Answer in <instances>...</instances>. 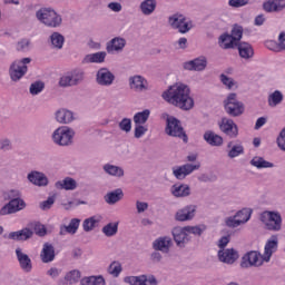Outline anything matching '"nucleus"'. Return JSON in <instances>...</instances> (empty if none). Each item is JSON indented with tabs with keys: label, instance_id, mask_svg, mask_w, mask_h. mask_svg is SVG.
I'll use <instances>...</instances> for the list:
<instances>
[{
	"label": "nucleus",
	"instance_id": "obj_32",
	"mask_svg": "<svg viewBox=\"0 0 285 285\" xmlns=\"http://www.w3.org/2000/svg\"><path fill=\"white\" fill-rule=\"evenodd\" d=\"M79 224H81V219L72 218L69 225L60 227V235H66V233H69V235H75V233L79 230Z\"/></svg>",
	"mask_w": 285,
	"mask_h": 285
},
{
	"label": "nucleus",
	"instance_id": "obj_64",
	"mask_svg": "<svg viewBox=\"0 0 285 285\" xmlns=\"http://www.w3.org/2000/svg\"><path fill=\"white\" fill-rule=\"evenodd\" d=\"M278 47L281 50H285V32H281L278 36Z\"/></svg>",
	"mask_w": 285,
	"mask_h": 285
},
{
	"label": "nucleus",
	"instance_id": "obj_48",
	"mask_svg": "<svg viewBox=\"0 0 285 285\" xmlns=\"http://www.w3.org/2000/svg\"><path fill=\"white\" fill-rule=\"evenodd\" d=\"M121 271H124L121 263L117 261H114L108 267V273L109 275H112V277H119V275H121Z\"/></svg>",
	"mask_w": 285,
	"mask_h": 285
},
{
	"label": "nucleus",
	"instance_id": "obj_59",
	"mask_svg": "<svg viewBox=\"0 0 285 285\" xmlns=\"http://www.w3.org/2000/svg\"><path fill=\"white\" fill-rule=\"evenodd\" d=\"M220 81L228 88V90H232L233 86H235V80L233 78H229L225 73L220 75Z\"/></svg>",
	"mask_w": 285,
	"mask_h": 285
},
{
	"label": "nucleus",
	"instance_id": "obj_2",
	"mask_svg": "<svg viewBox=\"0 0 285 285\" xmlns=\"http://www.w3.org/2000/svg\"><path fill=\"white\" fill-rule=\"evenodd\" d=\"M166 124L165 132L168 137H178V139H183L184 144H188V135L181 126V120L170 116L166 119Z\"/></svg>",
	"mask_w": 285,
	"mask_h": 285
},
{
	"label": "nucleus",
	"instance_id": "obj_8",
	"mask_svg": "<svg viewBox=\"0 0 285 285\" xmlns=\"http://www.w3.org/2000/svg\"><path fill=\"white\" fill-rule=\"evenodd\" d=\"M75 137V130L68 126L57 128L52 134V139L58 146H70Z\"/></svg>",
	"mask_w": 285,
	"mask_h": 285
},
{
	"label": "nucleus",
	"instance_id": "obj_18",
	"mask_svg": "<svg viewBox=\"0 0 285 285\" xmlns=\"http://www.w3.org/2000/svg\"><path fill=\"white\" fill-rule=\"evenodd\" d=\"M218 259L223 264H235L239 259V252L235 248L219 249Z\"/></svg>",
	"mask_w": 285,
	"mask_h": 285
},
{
	"label": "nucleus",
	"instance_id": "obj_27",
	"mask_svg": "<svg viewBox=\"0 0 285 285\" xmlns=\"http://www.w3.org/2000/svg\"><path fill=\"white\" fill-rule=\"evenodd\" d=\"M56 121L58 124H72L75 121V114L68 109H59L56 111Z\"/></svg>",
	"mask_w": 285,
	"mask_h": 285
},
{
	"label": "nucleus",
	"instance_id": "obj_50",
	"mask_svg": "<svg viewBox=\"0 0 285 285\" xmlns=\"http://www.w3.org/2000/svg\"><path fill=\"white\" fill-rule=\"evenodd\" d=\"M206 228V225L185 226V230H187V233H190L191 235H197V237H202Z\"/></svg>",
	"mask_w": 285,
	"mask_h": 285
},
{
	"label": "nucleus",
	"instance_id": "obj_12",
	"mask_svg": "<svg viewBox=\"0 0 285 285\" xmlns=\"http://www.w3.org/2000/svg\"><path fill=\"white\" fill-rule=\"evenodd\" d=\"M208 67V59L204 56H200L194 60H189L183 63L184 70L189 72H204Z\"/></svg>",
	"mask_w": 285,
	"mask_h": 285
},
{
	"label": "nucleus",
	"instance_id": "obj_10",
	"mask_svg": "<svg viewBox=\"0 0 285 285\" xmlns=\"http://www.w3.org/2000/svg\"><path fill=\"white\" fill-rule=\"evenodd\" d=\"M219 130L224 132L229 139H237L239 137V127L230 118H222L218 122Z\"/></svg>",
	"mask_w": 285,
	"mask_h": 285
},
{
	"label": "nucleus",
	"instance_id": "obj_58",
	"mask_svg": "<svg viewBox=\"0 0 285 285\" xmlns=\"http://www.w3.org/2000/svg\"><path fill=\"white\" fill-rule=\"evenodd\" d=\"M148 132V128L144 127V125H136L134 137L136 139H141Z\"/></svg>",
	"mask_w": 285,
	"mask_h": 285
},
{
	"label": "nucleus",
	"instance_id": "obj_13",
	"mask_svg": "<svg viewBox=\"0 0 285 285\" xmlns=\"http://www.w3.org/2000/svg\"><path fill=\"white\" fill-rule=\"evenodd\" d=\"M26 208V202L21 198H11L1 209L0 215H14Z\"/></svg>",
	"mask_w": 285,
	"mask_h": 285
},
{
	"label": "nucleus",
	"instance_id": "obj_29",
	"mask_svg": "<svg viewBox=\"0 0 285 285\" xmlns=\"http://www.w3.org/2000/svg\"><path fill=\"white\" fill-rule=\"evenodd\" d=\"M236 48L239 52V57L242 59H253L255 51L253 50V46L248 42H239L236 45Z\"/></svg>",
	"mask_w": 285,
	"mask_h": 285
},
{
	"label": "nucleus",
	"instance_id": "obj_7",
	"mask_svg": "<svg viewBox=\"0 0 285 285\" xmlns=\"http://www.w3.org/2000/svg\"><path fill=\"white\" fill-rule=\"evenodd\" d=\"M225 111L229 117H240L244 115V102L237 100V94L232 92L227 96V99L224 101Z\"/></svg>",
	"mask_w": 285,
	"mask_h": 285
},
{
	"label": "nucleus",
	"instance_id": "obj_31",
	"mask_svg": "<svg viewBox=\"0 0 285 285\" xmlns=\"http://www.w3.org/2000/svg\"><path fill=\"white\" fill-rule=\"evenodd\" d=\"M55 186L59 190H75L77 188V180L71 177H66L65 179L57 181Z\"/></svg>",
	"mask_w": 285,
	"mask_h": 285
},
{
	"label": "nucleus",
	"instance_id": "obj_23",
	"mask_svg": "<svg viewBox=\"0 0 285 285\" xmlns=\"http://www.w3.org/2000/svg\"><path fill=\"white\" fill-rule=\"evenodd\" d=\"M278 244L277 235H272L271 239H268L265 245L264 262H271V257H273V253L277 250Z\"/></svg>",
	"mask_w": 285,
	"mask_h": 285
},
{
	"label": "nucleus",
	"instance_id": "obj_19",
	"mask_svg": "<svg viewBox=\"0 0 285 285\" xmlns=\"http://www.w3.org/2000/svg\"><path fill=\"white\" fill-rule=\"evenodd\" d=\"M16 257L23 273L32 272V259L30 258V256H28V254L23 253L20 247L16 249Z\"/></svg>",
	"mask_w": 285,
	"mask_h": 285
},
{
	"label": "nucleus",
	"instance_id": "obj_51",
	"mask_svg": "<svg viewBox=\"0 0 285 285\" xmlns=\"http://www.w3.org/2000/svg\"><path fill=\"white\" fill-rule=\"evenodd\" d=\"M99 220L95 218V216L86 218L82 223V228L85 233H90V230H95V226Z\"/></svg>",
	"mask_w": 285,
	"mask_h": 285
},
{
	"label": "nucleus",
	"instance_id": "obj_24",
	"mask_svg": "<svg viewBox=\"0 0 285 285\" xmlns=\"http://www.w3.org/2000/svg\"><path fill=\"white\" fill-rule=\"evenodd\" d=\"M146 83L147 81L144 76H131L129 78V87L131 90H136V92H144V90H148Z\"/></svg>",
	"mask_w": 285,
	"mask_h": 285
},
{
	"label": "nucleus",
	"instance_id": "obj_9",
	"mask_svg": "<svg viewBox=\"0 0 285 285\" xmlns=\"http://www.w3.org/2000/svg\"><path fill=\"white\" fill-rule=\"evenodd\" d=\"M261 222L265 224L267 230L278 233L282 230V214L278 212H265L261 215Z\"/></svg>",
	"mask_w": 285,
	"mask_h": 285
},
{
	"label": "nucleus",
	"instance_id": "obj_44",
	"mask_svg": "<svg viewBox=\"0 0 285 285\" xmlns=\"http://www.w3.org/2000/svg\"><path fill=\"white\" fill-rule=\"evenodd\" d=\"M119 232V223H108L102 227V233L106 237H115Z\"/></svg>",
	"mask_w": 285,
	"mask_h": 285
},
{
	"label": "nucleus",
	"instance_id": "obj_25",
	"mask_svg": "<svg viewBox=\"0 0 285 285\" xmlns=\"http://www.w3.org/2000/svg\"><path fill=\"white\" fill-rule=\"evenodd\" d=\"M265 12H282L285 10V0H267L263 3Z\"/></svg>",
	"mask_w": 285,
	"mask_h": 285
},
{
	"label": "nucleus",
	"instance_id": "obj_46",
	"mask_svg": "<svg viewBox=\"0 0 285 285\" xmlns=\"http://www.w3.org/2000/svg\"><path fill=\"white\" fill-rule=\"evenodd\" d=\"M250 215H253V210L252 209L243 208V209L238 210L234 215V217H236V219L238 222H244V224H246L250 219Z\"/></svg>",
	"mask_w": 285,
	"mask_h": 285
},
{
	"label": "nucleus",
	"instance_id": "obj_60",
	"mask_svg": "<svg viewBox=\"0 0 285 285\" xmlns=\"http://www.w3.org/2000/svg\"><path fill=\"white\" fill-rule=\"evenodd\" d=\"M249 0H229V6L232 8H244V6H248Z\"/></svg>",
	"mask_w": 285,
	"mask_h": 285
},
{
	"label": "nucleus",
	"instance_id": "obj_3",
	"mask_svg": "<svg viewBox=\"0 0 285 285\" xmlns=\"http://www.w3.org/2000/svg\"><path fill=\"white\" fill-rule=\"evenodd\" d=\"M38 21L49 28H59L61 26V16L57 14L53 9L41 8L36 12Z\"/></svg>",
	"mask_w": 285,
	"mask_h": 285
},
{
	"label": "nucleus",
	"instance_id": "obj_61",
	"mask_svg": "<svg viewBox=\"0 0 285 285\" xmlns=\"http://www.w3.org/2000/svg\"><path fill=\"white\" fill-rule=\"evenodd\" d=\"M229 243H230V236H223L218 240V248H220V250H226V246H228Z\"/></svg>",
	"mask_w": 285,
	"mask_h": 285
},
{
	"label": "nucleus",
	"instance_id": "obj_52",
	"mask_svg": "<svg viewBox=\"0 0 285 285\" xmlns=\"http://www.w3.org/2000/svg\"><path fill=\"white\" fill-rule=\"evenodd\" d=\"M239 155H244V146L242 145L233 146L227 154L229 159H235V157H239Z\"/></svg>",
	"mask_w": 285,
	"mask_h": 285
},
{
	"label": "nucleus",
	"instance_id": "obj_33",
	"mask_svg": "<svg viewBox=\"0 0 285 285\" xmlns=\"http://www.w3.org/2000/svg\"><path fill=\"white\" fill-rule=\"evenodd\" d=\"M157 9V0H144L140 3V12L145 14V17H150L153 12Z\"/></svg>",
	"mask_w": 285,
	"mask_h": 285
},
{
	"label": "nucleus",
	"instance_id": "obj_6",
	"mask_svg": "<svg viewBox=\"0 0 285 285\" xmlns=\"http://www.w3.org/2000/svg\"><path fill=\"white\" fill-rule=\"evenodd\" d=\"M168 23L173 30H178L180 35H186L193 30V20H188L186 16L181 13H174L168 18Z\"/></svg>",
	"mask_w": 285,
	"mask_h": 285
},
{
	"label": "nucleus",
	"instance_id": "obj_15",
	"mask_svg": "<svg viewBox=\"0 0 285 285\" xmlns=\"http://www.w3.org/2000/svg\"><path fill=\"white\" fill-rule=\"evenodd\" d=\"M195 213H197V205H187L176 212L175 220L190 222L191 219H195Z\"/></svg>",
	"mask_w": 285,
	"mask_h": 285
},
{
	"label": "nucleus",
	"instance_id": "obj_54",
	"mask_svg": "<svg viewBox=\"0 0 285 285\" xmlns=\"http://www.w3.org/2000/svg\"><path fill=\"white\" fill-rule=\"evenodd\" d=\"M246 220H238L237 217L230 216L225 219V224L228 228H237L238 226H242Z\"/></svg>",
	"mask_w": 285,
	"mask_h": 285
},
{
	"label": "nucleus",
	"instance_id": "obj_57",
	"mask_svg": "<svg viewBox=\"0 0 285 285\" xmlns=\"http://www.w3.org/2000/svg\"><path fill=\"white\" fill-rule=\"evenodd\" d=\"M55 196H49L47 198V200H43L42 203H40V208L41 210H50L55 204Z\"/></svg>",
	"mask_w": 285,
	"mask_h": 285
},
{
	"label": "nucleus",
	"instance_id": "obj_55",
	"mask_svg": "<svg viewBox=\"0 0 285 285\" xmlns=\"http://www.w3.org/2000/svg\"><path fill=\"white\" fill-rule=\"evenodd\" d=\"M28 48H30V40L29 39H21L20 41H18L16 43V50L18 52H26V50H28Z\"/></svg>",
	"mask_w": 285,
	"mask_h": 285
},
{
	"label": "nucleus",
	"instance_id": "obj_34",
	"mask_svg": "<svg viewBox=\"0 0 285 285\" xmlns=\"http://www.w3.org/2000/svg\"><path fill=\"white\" fill-rule=\"evenodd\" d=\"M49 41L51 43V48L55 50H61V48H63V43H66V38L59 32H53L49 37Z\"/></svg>",
	"mask_w": 285,
	"mask_h": 285
},
{
	"label": "nucleus",
	"instance_id": "obj_56",
	"mask_svg": "<svg viewBox=\"0 0 285 285\" xmlns=\"http://www.w3.org/2000/svg\"><path fill=\"white\" fill-rule=\"evenodd\" d=\"M118 126L122 132H130V130H132V120L124 118Z\"/></svg>",
	"mask_w": 285,
	"mask_h": 285
},
{
	"label": "nucleus",
	"instance_id": "obj_43",
	"mask_svg": "<svg viewBox=\"0 0 285 285\" xmlns=\"http://www.w3.org/2000/svg\"><path fill=\"white\" fill-rule=\"evenodd\" d=\"M284 101V94L279 90H275L273 94L268 97V104L272 108H275V106H279Z\"/></svg>",
	"mask_w": 285,
	"mask_h": 285
},
{
	"label": "nucleus",
	"instance_id": "obj_53",
	"mask_svg": "<svg viewBox=\"0 0 285 285\" xmlns=\"http://www.w3.org/2000/svg\"><path fill=\"white\" fill-rule=\"evenodd\" d=\"M33 232L38 237H46V235H48V228H46V225L41 223L33 224Z\"/></svg>",
	"mask_w": 285,
	"mask_h": 285
},
{
	"label": "nucleus",
	"instance_id": "obj_16",
	"mask_svg": "<svg viewBox=\"0 0 285 285\" xmlns=\"http://www.w3.org/2000/svg\"><path fill=\"white\" fill-rule=\"evenodd\" d=\"M171 235L174 237V242L179 248H186V244L190 242V237L188 236V232L185 227H174L171 229Z\"/></svg>",
	"mask_w": 285,
	"mask_h": 285
},
{
	"label": "nucleus",
	"instance_id": "obj_20",
	"mask_svg": "<svg viewBox=\"0 0 285 285\" xmlns=\"http://www.w3.org/2000/svg\"><path fill=\"white\" fill-rule=\"evenodd\" d=\"M173 247V238L170 236H161L153 242L154 250H159L160 253H170Z\"/></svg>",
	"mask_w": 285,
	"mask_h": 285
},
{
	"label": "nucleus",
	"instance_id": "obj_36",
	"mask_svg": "<svg viewBox=\"0 0 285 285\" xmlns=\"http://www.w3.org/2000/svg\"><path fill=\"white\" fill-rule=\"evenodd\" d=\"M249 164L250 166H254V168H258V170H262V168H275L273 163L267 161L264 157L259 156H255Z\"/></svg>",
	"mask_w": 285,
	"mask_h": 285
},
{
	"label": "nucleus",
	"instance_id": "obj_14",
	"mask_svg": "<svg viewBox=\"0 0 285 285\" xmlns=\"http://www.w3.org/2000/svg\"><path fill=\"white\" fill-rule=\"evenodd\" d=\"M96 83L104 87L112 86L115 83V73L108 68H100L96 73Z\"/></svg>",
	"mask_w": 285,
	"mask_h": 285
},
{
	"label": "nucleus",
	"instance_id": "obj_41",
	"mask_svg": "<svg viewBox=\"0 0 285 285\" xmlns=\"http://www.w3.org/2000/svg\"><path fill=\"white\" fill-rule=\"evenodd\" d=\"M105 173L111 175V177H124V168L110 164L104 166Z\"/></svg>",
	"mask_w": 285,
	"mask_h": 285
},
{
	"label": "nucleus",
	"instance_id": "obj_26",
	"mask_svg": "<svg viewBox=\"0 0 285 285\" xmlns=\"http://www.w3.org/2000/svg\"><path fill=\"white\" fill-rule=\"evenodd\" d=\"M104 199L106 204H109V206H115V204L124 199V189L117 188L112 191H109L104 196Z\"/></svg>",
	"mask_w": 285,
	"mask_h": 285
},
{
	"label": "nucleus",
	"instance_id": "obj_42",
	"mask_svg": "<svg viewBox=\"0 0 285 285\" xmlns=\"http://www.w3.org/2000/svg\"><path fill=\"white\" fill-rule=\"evenodd\" d=\"M149 117H150V110L145 109L140 112L135 114L134 122L136 124V126H144V124L148 121Z\"/></svg>",
	"mask_w": 285,
	"mask_h": 285
},
{
	"label": "nucleus",
	"instance_id": "obj_11",
	"mask_svg": "<svg viewBox=\"0 0 285 285\" xmlns=\"http://www.w3.org/2000/svg\"><path fill=\"white\" fill-rule=\"evenodd\" d=\"M199 168H202L200 163H197L196 165L185 164L183 166L174 167L173 175L176 177V179L183 181V179H186L188 175H191V173H195V170H199Z\"/></svg>",
	"mask_w": 285,
	"mask_h": 285
},
{
	"label": "nucleus",
	"instance_id": "obj_47",
	"mask_svg": "<svg viewBox=\"0 0 285 285\" xmlns=\"http://www.w3.org/2000/svg\"><path fill=\"white\" fill-rule=\"evenodd\" d=\"M46 88V82L41 80H37L29 87V92L32 96L39 95L40 92H43V89Z\"/></svg>",
	"mask_w": 285,
	"mask_h": 285
},
{
	"label": "nucleus",
	"instance_id": "obj_49",
	"mask_svg": "<svg viewBox=\"0 0 285 285\" xmlns=\"http://www.w3.org/2000/svg\"><path fill=\"white\" fill-rule=\"evenodd\" d=\"M236 43H242V37L244 36V28L242 26L235 24L229 35Z\"/></svg>",
	"mask_w": 285,
	"mask_h": 285
},
{
	"label": "nucleus",
	"instance_id": "obj_38",
	"mask_svg": "<svg viewBox=\"0 0 285 285\" xmlns=\"http://www.w3.org/2000/svg\"><path fill=\"white\" fill-rule=\"evenodd\" d=\"M171 194L174 197H188L190 195V186L188 185H174L171 187Z\"/></svg>",
	"mask_w": 285,
	"mask_h": 285
},
{
	"label": "nucleus",
	"instance_id": "obj_37",
	"mask_svg": "<svg viewBox=\"0 0 285 285\" xmlns=\"http://www.w3.org/2000/svg\"><path fill=\"white\" fill-rule=\"evenodd\" d=\"M106 61V51L87 55L83 59L85 63H104Z\"/></svg>",
	"mask_w": 285,
	"mask_h": 285
},
{
	"label": "nucleus",
	"instance_id": "obj_17",
	"mask_svg": "<svg viewBox=\"0 0 285 285\" xmlns=\"http://www.w3.org/2000/svg\"><path fill=\"white\" fill-rule=\"evenodd\" d=\"M261 256L262 254L257 250L247 252L242 257L240 267L250 268V266H262V261H259Z\"/></svg>",
	"mask_w": 285,
	"mask_h": 285
},
{
	"label": "nucleus",
	"instance_id": "obj_5",
	"mask_svg": "<svg viewBox=\"0 0 285 285\" xmlns=\"http://www.w3.org/2000/svg\"><path fill=\"white\" fill-rule=\"evenodd\" d=\"M32 59L22 58L20 60H14L9 67V77L11 81H21L26 73L28 72V63H30Z\"/></svg>",
	"mask_w": 285,
	"mask_h": 285
},
{
	"label": "nucleus",
	"instance_id": "obj_45",
	"mask_svg": "<svg viewBox=\"0 0 285 285\" xmlns=\"http://www.w3.org/2000/svg\"><path fill=\"white\" fill-rule=\"evenodd\" d=\"M81 279V272L79 269H72L65 275V281L70 285L77 284Z\"/></svg>",
	"mask_w": 285,
	"mask_h": 285
},
{
	"label": "nucleus",
	"instance_id": "obj_62",
	"mask_svg": "<svg viewBox=\"0 0 285 285\" xmlns=\"http://www.w3.org/2000/svg\"><path fill=\"white\" fill-rule=\"evenodd\" d=\"M136 208H137V213L139 214L146 213V210H148V203L137 200Z\"/></svg>",
	"mask_w": 285,
	"mask_h": 285
},
{
	"label": "nucleus",
	"instance_id": "obj_28",
	"mask_svg": "<svg viewBox=\"0 0 285 285\" xmlns=\"http://www.w3.org/2000/svg\"><path fill=\"white\" fill-rule=\"evenodd\" d=\"M28 180L35 186H48V177L41 171H31L28 174Z\"/></svg>",
	"mask_w": 285,
	"mask_h": 285
},
{
	"label": "nucleus",
	"instance_id": "obj_21",
	"mask_svg": "<svg viewBox=\"0 0 285 285\" xmlns=\"http://www.w3.org/2000/svg\"><path fill=\"white\" fill-rule=\"evenodd\" d=\"M57 254L55 253V245L50 243H45L40 252V259L42 264H50Z\"/></svg>",
	"mask_w": 285,
	"mask_h": 285
},
{
	"label": "nucleus",
	"instance_id": "obj_63",
	"mask_svg": "<svg viewBox=\"0 0 285 285\" xmlns=\"http://www.w3.org/2000/svg\"><path fill=\"white\" fill-rule=\"evenodd\" d=\"M107 8L111 10L112 12H121V3L119 2H110L108 3Z\"/></svg>",
	"mask_w": 285,
	"mask_h": 285
},
{
	"label": "nucleus",
	"instance_id": "obj_1",
	"mask_svg": "<svg viewBox=\"0 0 285 285\" xmlns=\"http://www.w3.org/2000/svg\"><path fill=\"white\" fill-rule=\"evenodd\" d=\"M161 97L167 104H171L180 110H193L195 108V100L190 97V88L186 85L169 86Z\"/></svg>",
	"mask_w": 285,
	"mask_h": 285
},
{
	"label": "nucleus",
	"instance_id": "obj_35",
	"mask_svg": "<svg viewBox=\"0 0 285 285\" xmlns=\"http://www.w3.org/2000/svg\"><path fill=\"white\" fill-rule=\"evenodd\" d=\"M204 139L209 146H222V144H224V138L210 130L204 134Z\"/></svg>",
	"mask_w": 285,
	"mask_h": 285
},
{
	"label": "nucleus",
	"instance_id": "obj_40",
	"mask_svg": "<svg viewBox=\"0 0 285 285\" xmlns=\"http://www.w3.org/2000/svg\"><path fill=\"white\" fill-rule=\"evenodd\" d=\"M81 285H106L104 276H87L81 278Z\"/></svg>",
	"mask_w": 285,
	"mask_h": 285
},
{
	"label": "nucleus",
	"instance_id": "obj_39",
	"mask_svg": "<svg viewBox=\"0 0 285 285\" xmlns=\"http://www.w3.org/2000/svg\"><path fill=\"white\" fill-rule=\"evenodd\" d=\"M219 43L224 50H230L237 46L230 33H224L219 37Z\"/></svg>",
	"mask_w": 285,
	"mask_h": 285
},
{
	"label": "nucleus",
	"instance_id": "obj_22",
	"mask_svg": "<svg viewBox=\"0 0 285 285\" xmlns=\"http://www.w3.org/2000/svg\"><path fill=\"white\" fill-rule=\"evenodd\" d=\"M32 235H35V232L24 227L21 230L9 233L8 239H12L13 242H28V239H32Z\"/></svg>",
	"mask_w": 285,
	"mask_h": 285
},
{
	"label": "nucleus",
	"instance_id": "obj_4",
	"mask_svg": "<svg viewBox=\"0 0 285 285\" xmlns=\"http://www.w3.org/2000/svg\"><path fill=\"white\" fill-rule=\"evenodd\" d=\"M83 79H86V71H83V69H73L60 77L59 86L60 88H72L79 86Z\"/></svg>",
	"mask_w": 285,
	"mask_h": 285
},
{
	"label": "nucleus",
	"instance_id": "obj_30",
	"mask_svg": "<svg viewBox=\"0 0 285 285\" xmlns=\"http://www.w3.org/2000/svg\"><path fill=\"white\" fill-rule=\"evenodd\" d=\"M124 48H126V39L121 37H116L108 42L107 52H112V50H115L116 52H121Z\"/></svg>",
	"mask_w": 285,
	"mask_h": 285
}]
</instances>
